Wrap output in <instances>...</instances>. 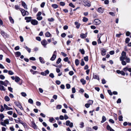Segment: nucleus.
I'll return each mask as SVG.
<instances>
[{
    "label": "nucleus",
    "instance_id": "obj_1",
    "mask_svg": "<svg viewBox=\"0 0 131 131\" xmlns=\"http://www.w3.org/2000/svg\"><path fill=\"white\" fill-rule=\"evenodd\" d=\"M126 53L124 51H123L121 53V56L120 57V60H124L125 58L127 56L126 55Z\"/></svg>",
    "mask_w": 131,
    "mask_h": 131
},
{
    "label": "nucleus",
    "instance_id": "obj_2",
    "mask_svg": "<svg viewBox=\"0 0 131 131\" xmlns=\"http://www.w3.org/2000/svg\"><path fill=\"white\" fill-rule=\"evenodd\" d=\"M9 124V120L8 119H6L4 120V122H1V124L2 126H6V124Z\"/></svg>",
    "mask_w": 131,
    "mask_h": 131
},
{
    "label": "nucleus",
    "instance_id": "obj_3",
    "mask_svg": "<svg viewBox=\"0 0 131 131\" xmlns=\"http://www.w3.org/2000/svg\"><path fill=\"white\" fill-rule=\"evenodd\" d=\"M20 11H21L22 15L24 16L25 15H28L29 13L27 11L23 9H20Z\"/></svg>",
    "mask_w": 131,
    "mask_h": 131
},
{
    "label": "nucleus",
    "instance_id": "obj_4",
    "mask_svg": "<svg viewBox=\"0 0 131 131\" xmlns=\"http://www.w3.org/2000/svg\"><path fill=\"white\" fill-rule=\"evenodd\" d=\"M101 23V21L98 19H95L93 22L94 24L98 25L100 24Z\"/></svg>",
    "mask_w": 131,
    "mask_h": 131
},
{
    "label": "nucleus",
    "instance_id": "obj_5",
    "mask_svg": "<svg viewBox=\"0 0 131 131\" xmlns=\"http://www.w3.org/2000/svg\"><path fill=\"white\" fill-rule=\"evenodd\" d=\"M83 2L84 3V5L85 6H87L88 7H90L91 6V3L88 1L84 0Z\"/></svg>",
    "mask_w": 131,
    "mask_h": 131
},
{
    "label": "nucleus",
    "instance_id": "obj_6",
    "mask_svg": "<svg viewBox=\"0 0 131 131\" xmlns=\"http://www.w3.org/2000/svg\"><path fill=\"white\" fill-rule=\"evenodd\" d=\"M66 125L67 126H69L72 128L73 126V124L72 123H71L69 121H67L66 122Z\"/></svg>",
    "mask_w": 131,
    "mask_h": 131
},
{
    "label": "nucleus",
    "instance_id": "obj_7",
    "mask_svg": "<svg viewBox=\"0 0 131 131\" xmlns=\"http://www.w3.org/2000/svg\"><path fill=\"white\" fill-rule=\"evenodd\" d=\"M41 43L44 47H46V46L47 44V42L45 39L42 40L41 42Z\"/></svg>",
    "mask_w": 131,
    "mask_h": 131
},
{
    "label": "nucleus",
    "instance_id": "obj_8",
    "mask_svg": "<svg viewBox=\"0 0 131 131\" xmlns=\"http://www.w3.org/2000/svg\"><path fill=\"white\" fill-rule=\"evenodd\" d=\"M1 33L4 38H6L8 37V35L3 31H2Z\"/></svg>",
    "mask_w": 131,
    "mask_h": 131
},
{
    "label": "nucleus",
    "instance_id": "obj_9",
    "mask_svg": "<svg viewBox=\"0 0 131 131\" xmlns=\"http://www.w3.org/2000/svg\"><path fill=\"white\" fill-rule=\"evenodd\" d=\"M31 23L32 24L34 25H36L38 24V21L35 19H32Z\"/></svg>",
    "mask_w": 131,
    "mask_h": 131
},
{
    "label": "nucleus",
    "instance_id": "obj_10",
    "mask_svg": "<svg viewBox=\"0 0 131 131\" xmlns=\"http://www.w3.org/2000/svg\"><path fill=\"white\" fill-rule=\"evenodd\" d=\"M32 18L30 17H25V19L26 20V22L27 23H28L31 20Z\"/></svg>",
    "mask_w": 131,
    "mask_h": 131
},
{
    "label": "nucleus",
    "instance_id": "obj_11",
    "mask_svg": "<svg viewBox=\"0 0 131 131\" xmlns=\"http://www.w3.org/2000/svg\"><path fill=\"white\" fill-rule=\"evenodd\" d=\"M21 5L25 9H28L27 5L25 2L21 1Z\"/></svg>",
    "mask_w": 131,
    "mask_h": 131
},
{
    "label": "nucleus",
    "instance_id": "obj_12",
    "mask_svg": "<svg viewBox=\"0 0 131 131\" xmlns=\"http://www.w3.org/2000/svg\"><path fill=\"white\" fill-rule=\"evenodd\" d=\"M31 126L32 128L34 129H37V125L34 122L32 121L31 122Z\"/></svg>",
    "mask_w": 131,
    "mask_h": 131
},
{
    "label": "nucleus",
    "instance_id": "obj_13",
    "mask_svg": "<svg viewBox=\"0 0 131 131\" xmlns=\"http://www.w3.org/2000/svg\"><path fill=\"white\" fill-rule=\"evenodd\" d=\"M116 72L118 74H120L122 75H125V73L123 71H120L119 70H117L116 71Z\"/></svg>",
    "mask_w": 131,
    "mask_h": 131
},
{
    "label": "nucleus",
    "instance_id": "obj_14",
    "mask_svg": "<svg viewBox=\"0 0 131 131\" xmlns=\"http://www.w3.org/2000/svg\"><path fill=\"white\" fill-rule=\"evenodd\" d=\"M4 108L6 110H13L12 108L8 107L6 104H4Z\"/></svg>",
    "mask_w": 131,
    "mask_h": 131
},
{
    "label": "nucleus",
    "instance_id": "obj_15",
    "mask_svg": "<svg viewBox=\"0 0 131 131\" xmlns=\"http://www.w3.org/2000/svg\"><path fill=\"white\" fill-rule=\"evenodd\" d=\"M97 11L100 13H102L104 11V9L101 7H100L98 8Z\"/></svg>",
    "mask_w": 131,
    "mask_h": 131
},
{
    "label": "nucleus",
    "instance_id": "obj_16",
    "mask_svg": "<svg viewBox=\"0 0 131 131\" xmlns=\"http://www.w3.org/2000/svg\"><path fill=\"white\" fill-rule=\"evenodd\" d=\"M106 128L108 130L110 131H114V130L109 125H107L106 126Z\"/></svg>",
    "mask_w": 131,
    "mask_h": 131
},
{
    "label": "nucleus",
    "instance_id": "obj_17",
    "mask_svg": "<svg viewBox=\"0 0 131 131\" xmlns=\"http://www.w3.org/2000/svg\"><path fill=\"white\" fill-rule=\"evenodd\" d=\"M56 54H53L52 56L50 58V60L51 61H54L56 57Z\"/></svg>",
    "mask_w": 131,
    "mask_h": 131
},
{
    "label": "nucleus",
    "instance_id": "obj_18",
    "mask_svg": "<svg viewBox=\"0 0 131 131\" xmlns=\"http://www.w3.org/2000/svg\"><path fill=\"white\" fill-rule=\"evenodd\" d=\"M80 37L82 38H85L87 36V33L85 34H82L80 35Z\"/></svg>",
    "mask_w": 131,
    "mask_h": 131
},
{
    "label": "nucleus",
    "instance_id": "obj_19",
    "mask_svg": "<svg viewBox=\"0 0 131 131\" xmlns=\"http://www.w3.org/2000/svg\"><path fill=\"white\" fill-rule=\"evenodd\" d=\"M24 48H25L28 52L29 53H30L31 52V49L29 48L27 46L25 45L24 47Z\"/></svg>",
    "mask_w": 131,
    "mask_h": 131
},
{
    "label": "nucleus",
    "instance_id": "obj_20",
    "mask_svg": "<svg viewBox=\"0 0 131 131\" xmlns=\"http://www.w3.org/2000/svg\"><path fill=\"white\" fill-rule=\"evenodd\" d=\"M0 84L2 85H3L5 86H7V83H5V82H4L2 81H0Z\"/></svg>",
    "mask_w": 131,
    "mask_h": 131
},
{
    "label": "nucleus",
    "instance_id": "obj_21",
    "mask_svg": "<svg viewBox=\"0 0 131 131\" xmlns=\"http://www.w3.org/2000/svg\"><path fill=\"white\" fill-rule=\"evenodd\" d=\"M106 50L105 49H103L102 50V51H101L102 55L103 56L105 55L106 54Z\"/></svg>",
    "mask_w": 131,
    "mask_h": 131
},
{
    "label": "nucleus",
    "instance_id": "obj_22",
    "mask_svg": "<svg viewBox=\"0 0 131 131\" xmlns=\"http://www.w3.org/2000/svg\"><path fill=\"white\" fill-rule=\"evenodd\" d=\"M93 78L94 79H96L99 80L100 79L98 75L96 74H93Z\"/></svg>",
    "mask_w": 131,
    "mask_h": 131
},
{
    "label": "nucleus",
    "instance_id": "obj_23",
    "mask_svg": "<svg viewBox=\"0 0 131 131\" xmlns=\"http://www.w3.org/2000/svg\"><path fill=\"white\" fill-rule=\"evenodd\" d=\"M74 24L76 26V28L78 29L79 28L80 25V24L79 23H78V22H75Z\"/></svg>",
    "mask_w": 131,
    "mask_h": 131
},
{
    "label": "nucleus",
    "instance_id": "obj_24",
    "mask_svg": "<svg viewBox=\"0 0 131 131\" xmlns=\"http://www.w3.org/2000/svg\"><path fill=\"white\" fill-rule=\"evenodd\" d=\"M45 35L47 37H49L51 35L50 32L48 31L46 32L45 34Z\"/></svg>",
    "mask_w": 131,
    "mask_h": 131
},
{
    "label": "nucleus",
    "instance_id": "obj_25",
    "mask_svg": "<svg viewBox=\"0 0 131 131\" xmlns=\"http://www.w3.org/2000/svg\"><path fill=\"white\" fill-rule=\"evenodd\" d=\"M124 60H125L126 61V62L127 63H129L130 62V59L128 58L127 56L126 58H125Z\"/></svg>",
    "mask_w": 131,
    "mask_h": 131
},
{
    "label": "nucleus",
    "instance_id": "obj_26",
    "mask_svg": "<svg viewBox=\"0 0 131 131\" xmlns=\"http://www.w3.org/2000/svg\"><path fill=\"white\" fill-rule=\"evenodd\" d=\"M39 59L40 60V62L42 63V64H44L45 63V62L43 60V58H42L41 57H40L39 58Z\"/></svg>",
    "mask_w": 131,
    "mask_h": 131
},
{
    "label": "nucleus",
    "instance_id": "obj_27",
    "mask_svg": "<svg viewBox=\"0 0 131 131\" xmlns=\"http://www.w3.org/2000/svg\"><path fill=\"white\" fill-rule=\"evenodd\" d=\"M0 90L1 91H5L6 89L3 86L0 85Z\"/></svg>",
    "mask_w": 131,
    "mask_h": 131
},
{
    "label": "nucleus",
    "instance_id": "obj_28",
    "mask_svg": "<svg viewBox=\"0 0 131 131\" xmlns=\"http://www.w3.org/2000/svg\"><path fill=\"white\" fill-rule=\"evenodd\" d=\"M51 6L52 7H53L54 8L56 9L58 7V5L55 4H52L51 5Z\"/></svg>",
    "mask_w": 131,
    "mask_h": 131
},
{
    "label": "nucleus",
    "instance_id": "obj_29",
    "mask_svg": "<svg viewBox=\"0 0 131 131\" xmlns=\"http://www.w3.org/2000/svg\"><path fill=\"white\" fill-rule=\"evenodd\" d=\"M20 80L19 78L17 76H16L15 77V81L17 82H18Z\"/></svg>",
    "mask_w": 131,
    "mask_h": 131
},
{
    "label": "nucleus",
    "instance_id": "obj_30",
    "mask_svg": "<svg viewBox=\"0 0 131 131\" xmlns=\"http://www.w3.org/2000/svg\"><path fill=\"white\" fill-rule=\"evenodd\" d=\"M106 120V118L104 116H103L102 117V120L101 121L102 123H103Z\"/></svg>",
    "mask_w": 131,
    "mask_h": 131
},
{
    "label": "nucleus",
    "instance_id": "obj_31",
    "mask_svg": "<svg viewBox=\"0 0 131 131\" xmlns=\"http://www.w3.org/2000/svg\"><path fill=\"white\" fill-rule=\"evenodd\" d=\"M4 99L6 101H9L10 100V98L8 96H6L4 97Z\"/></svg>",
    "mask_w": 131,
    "mask_h": 131
},
{
    "label": "nucleus",
    "instance_id": "obj_32",
    "mask_svg": "<svg viewBox=\"0 0 131 131\" xmlns=\"http://www.w3.org/2000/svg\"><path fill=\"white\" fill-rule=\"evenodd\" d=\"M5 116L3 114L1 113L0 114V118L2 121H3V119L4 117Z\"/></svg>",
    "mask_w": 131,
    "mask_h": 131
},
{
    "label": "nucleus",
    "instance_id": "obj_33",
    "mask_svg": "<svg viewBox=\"0 0 131 131\" xmlns=\"http://www.w3.org/2000/svg\"><path fill=\"white\" fill-rule=\"evenodd\" d=\"M124 60H120L121 61V63L124 66L126 64V62Z\"/></svg>",
    "mask_w": 131,
    "mask_h": 131
},
{
    "label": "nucleus",
    "instance_id": "obj_34",
    "mask_svg": "<svg viewBox=\"0 0 131 131\" xmlns=\"http://www.w3.org/2000/svg\"><path fill=\"white\" fill-rule=\"evenodd\" d=\"M80 81L81 82L83 85L84 84L86 83V81L83 79H81Z\"/></svg>",
    "mask_w": 131,
    "mask_h": 131
},
{
    "label": "nucleus",
    "instance_id": "obj_35",
    "mask_svg": "<svg viewBox=\"0 0 131 131\" xmlns=\"http://www.w3.org/2000/svg\"><path fill=\"white\" fill-rule=\"evenodd\" d=\"M15 55H16V57H18L21 55V53L19 52H17L15 53Z\"/></svg>",
    "mask_w": 131,
    "mask_h": 131
},
{
    "label": "nucleus",
    "instance_id": "obj_36",
    "mask_svg": "<svg viewBox=\"0 0 131 131\" xmlns=\"http://www.w3.org/2000/svg\"><path fill=\"white\" fill-rule=\"evenodd\" d=\"M30 72H31V73H32L33 74H36V73L38 72L37 71H34L33 70H32V69H31L30 70Z\"/></svg>",
    "mask_w": 131,
    "mask_h": 131
},
{
    "label": "nucleus",
    "instance_id": "obj_37",
    "mask_svg": "<svg viewBox=\"0 0 131 131\" xmlns=\"http://www.w3.org/2000/svg\"><path fill=\"white\" fill-rule=\"evenodd\" d=\"M75 63L76 65L78 66L79 64V60L78 59H76L75 61Z\"/></svg>",
    "mask_w": 131,
    "mask_h": 131
},
{
    "label": "nucleus",
    "instance_id": "obj_38",
    "mask_svg": "<svg viewBox=\"0 0 131 131\" xmlns=\"http://www.w3.org/2000/svg\"><path fill=\"white\" fill-rule=\"evenodd\" d=\"M9 19L10 20V22L12 23H14V20L12 18V17H9Z\"/></svg>",
    "mask_w": 131,
    "mask_h": 131
},
{
    "label": "nucleus",
    "instance_id": "obj_39",
    "mask_svg": "<svg viewBox=\"0 0 131 131\" xmlns=\"http://www.w3.org/2000/svg\"><path fill=\"white\" fill-rule=\"evenodd\" d=\"M36 19L40 21L42 19V17L41 16H37Z\"/></svg>",
    "mask_w": 131,
    "mask_h": 131
},
{
    "label": "nucleus",
    "instance_id": "obj_40",
    "mask_svg": "<svg viewBox=\"0 0 131 131\" xmlns=\"http://www.w3.org/2000/svg\"><path fill=\"white\" fill-rule=\"evenodd\" d=\"M62 107V106L61 105H58L56 107V108L57 109H60Z\"/></svg>",
    "mask_w": 131,
    "mask_h": 131
},
{
    "label": "nucleus",
    "instance_id": "obj_41",
    "mask_svg": "<svg viewBox=\"0 0 131 131\" xmlns=\"http://www.w3.org/2000/svg\"><path fill=\"white\" fill-rule=\"evenodd\" d=\"M15 8L16 10L19 9L20 10V9H22V8H20L19 7V6L15 5Z\"/></svg>",
    "mask_w": 131,
    "mask_h": 131
},
{
    "label": "nucleus",
    "instance_id": "obj_42",
    "mask_svg": "<svg viewBox=\"0 0 131 131\" xmlns=\"http://www.w3.org/2000/svg\"><path fill=\"white\" fill-rule=\"evenodd\" d=\"M99 35H98V38H99V39L97 41L98 43L99 44L101 43L102 42L100 40V37H99Z\"/></svg>",
    "mask_w": 131,
    "mask_h": 131
},
{
    "label": "nucleus",
    "instance_id": "obj_43",
    "mask_svg": "<svg viewBox=\"0 0 131 131\" xmlns=\"http://www.w3.org/2000/svg\"><path fill=\"white\" fill-rule=\"evenodd\" d=\"M28 102L29 103L31 104H32L33 103V100L31 99H29Z\"/></svg>",
    "mask_w": 131,
    "mask_h": 131
},
{
    "label": "nucleus",
    "instance_id": "obj_44",
    "mask_svg": "<svg viewBox=\"0 0 131 131\" xmlns=\"http://www.w3.org/2000/svg\"><path fill=\"white\" fill-rule=\"evenodd\" d=\"M8 73L10 75H13L14 74V73L12 71L9 70L8 71Z\"/></svg>",
    "mask_w": 131,
    "mask_h": 131
},
{
    "label": "nucleus",
    "instance_id": "obj_45",
    "mask_svg": "<svg viewBox=\"0 0 131 131\" xmlns=\"http://www.w3.org/2000/svg\"><path fill=\"white\" fill-rule=\"evenodd\" d=\"M79 51L81 52L82 54H84L85 51L84 49H80Z\"/></svg>",
    "mask_w": 131,
    "mask_h": 131
},
{
    "label": "nucleus",
    "instance_id": "obj_46",
    "mask_svg": "<svg viewBox=\"0 0 131 131\" xmlns=\"http://www.w3.org/2000/svg\"><path fill=\"white\" fill-rule=\"evenodd\" d=\"M85 64L84 62V61L83 59H82L81 60V65L82 66H84Z\"/></svg>",
    "mask_w": 131,
    "mask_h": 131
},
{
    "label": "nucleus",
    "instance_id": "obj_47",
    "mask_svg": "<svg viewBox=\"0 0 131 131\" xmlns=\"http://www.w3.org/2000/svg\"><path fill=\"white\" fill-rule=\"evenodd\" d=\"M16 105L18 106L19 108H22L21 106L20 105V104L19 103H16L15 102Z\"/></svg>",
    "mask_w": 131,
    "mask_h": 131
},
{
    "label": "nucleus",
    "instance_id": "obj_48",
    "mask_svg": "<svg viewBox=\"0 0 131 131\" xmlns=\"http://www.w3.org/2000/svg\"><path fill=\"white\" fill-rule=\"evenodd\" d=\"M88 20V18L85 17H84L83 19L82 20L84 22H85L87 21Z\"/></svg>",
    "mask_w": 131,
    "mask_h": 131
},
{
    "label": "nucleus",
    "instance_id": "obj_49",
    "mask_svg": "<svg viewBox=\"0 0 131 131\" xmlns=\"http://www.w3.org/2000/svg\"><path fill=\"white\" fill-rule=\"evenodd\" d=\"M60 5L61 6H64L65 5V3L64 2H60Z\"/></svg>",
    "mask_w": 131,
    "mask_h": 131
},
{
    "label": "nucleus",
    "instance_id": "obj_50",
    "mask_svg": "<svg viewBox=\"0 0 131 131\" xmlns=\"http://www.w3.org/2000/svg\"><path fill=\"white\" fill-rule=\"evenodd\" d=\"M84 59L86 61H88V56H86L84 57Z\"/></svg>",
    "mask_w": 131,
    "mask_h": 131
},
{
    "label": "nucleus",
    "instance_id": "obj_51",
    "mask_svg": "<svg viewBox=\"0 0 131 131\" xmlns=\"http://www.w3.org/2000/svg\"><path fill=\"white\" fill-rule=\"evenodd\" d=\"M88 103L90 105H92L93 103V101L92 100H90L89 101Z\"/></svg>",
    "mask_w": 131,
    "mask_h": 131
},
{
    "label": "nucleus",
    "instance_id": "obj_52",
    "mask_svg": "<svg viewBox=\"0 0 131 131\" xmlns=\"http://www.w3.org/2000/svg\"><path fill=\"white\" fill-rule=\"evenodd\" d=\"M129 41V38H127L125 39V42L126 43H128Z\"/></svg>",
    "mask_w": 131,
    "mask_h": 131
},
{
    "label": "nucleus",
    "instance_id": "obj_53",
    "mask_svg": "<svg viewBox=\"0 0 131 131\" xmlns=\"http://www.w3.org/2000/svg\"><path fill=\"white\" fill-rule=\"evenodd\" d=\"M49 76L52 78L54 77V74L52 73H50L49 75Z\"/></svg>",
    "mask_w": 131,
    "mask_h": 131
},
{
    "label": "nucleus",
    "instance_id": "obj_54",
    "mask_svg": "<svg viewBox=\"0 0 131 131\" xmlns=\"http://www.w3.org/2000/svg\"><path fill=\"white\" fill-rule=\"evenodd\" d=\"M61 61V59L60 58H59L57 61L56 63L57 64H59Z\"/></svg>",
    "mask_w": 131,
    "mask_h": 131
},
{
    "label": "nucleus",
    "instance_id": "obj_55",
    "mask_svg": "<svg viewBox=\"0 0 131 131\" xmlns=\"http://www.w3.org/2000/svg\"><path fill=\"white\" fill-rule=\"evenodd\" d=\"M123 117L122 116H119L118 117V119L119 121H123Z\"/></svg>",
    "mask_w": 131,
    "mask_h": 131
},
{
    "label": "nucleus",
    "instance_id": "obj_56",
    "mask_svg": "<svg viewBox=\"0 0 131 131\" xmlns=\"http://www.w3.org/2000/svg\"><path fill=\"white\" fill-rule=\"evenodd\" d=\"M0 78L2 80H4L5 78V77L3 75H0Z\"/></svg>",
    "mask_w": 131,
    "mask_h": 131
},
{
    "label": "nucleus",
    "instance_id": "obj_57",
    "mask_svg": "<svg viewBox=\"0 0 131 131\" xmlns=\"http://www.w3.org/2000/svg\"><path fill=\"white\" fill-rule=\"evenodd\" d=\"M74 73L73 71H70L69 72V74L71 76Z\"/></svg>",
    "mask_w": 131,
    "mask_h": 131
},
{
    "label": "nucleus",
    "instance_id": "obj_58",
    "mask_svg": "<svg viewBox=\"0 0 131 131\" xmlns=\"http://www.w3.org/2000/svg\"><path fill=\"white\" fill-rule=\"evenodd\" d=\"M42 14V13L41 12H39L36 15L37 16H40Z\"/></svg>",
    "mask_w": 131,
    "mask_h": 131
},
{
    "label": "nucleus",
    "instance_id": "obj_59",
    "mask_svg": "<svg viewBox=\"0 0 131 131\" xmlns=\"http://www.w3.org/2000/svg\"><path fill=\"white\" fill-rule=\"evenodd\" d=\"M69 5L71 7H72L73 8H74L75 7V6L72 3H70L69 4Z\"/></svg>",
    "mask_w": 131,
    "mask_h": 131
},
{
    "label": "nucleus",
    "instance_id": "obj_60",
    "mask_svg": "<svg viewBox=\"0 0 131 131\" xmlns=\"http://www.w3.org/2000/svg\"><path fill=\"white\" fill-rule=\"evenodd\" d=\"M67 88V89H69L70 88V85L69 84H67L66 85Z\"/></svg>",
    "mask_w": 131,
    "mask_h": 131
},
{
    "label": "nucleus",
    "instance_id": "obj_61",
    "mask_svg": "<svg viewBox=\"0 0 131 131\" xmlns=\"http://www.w3.org/2000/svg\"><path fill=\"white\" fill-rule=\"evenodd\" d=\"M21 94L22 96L24 97H25L26 96V94L25 92H22L21 93Z\"/></svg>",
    "mask_w": 131,
    "mask_h": 131
},
{
    "label": "nucleus",
    "instance_id": "obj_62",
    "mask_svg": "<svg viewBox=\"0 0 131 131\" xmlns=\"http://www.w3.org/2000/svg\"><path fill=\"white\" fill-rule=\"evenodd\" d=\"M130 32L128 31L126 32V35L127 36H129L130 35Z\"/></svg>",
    "mask_w": 131,
    "mask_h": 131
},
{
    "label": "nucleus",
    "instance_id": "obj_63",
    "mask_svg": "<svg viewBox=\"0 0 131 131\" xmlns=\"http://www.w3.org/2000/svg\"><path fill=\"white\" fill-rule=\"evenodd\" d=\"M109 121L112 124H114V121L112 119H110L109 120Z\"/></svg>",
    "mask_w": 131,
    "mask_h": 131
},
{
    "label": "nucleus",
    "instance_id": "obj_64",
    "mask_svg": "<svg viewBox=\"0 0 131 131\" xmlns=\"http://www.w3.org/2000/svg\"><path fill=\"white\" fill-rule=\"evenodd\" d=\"M38 10V9L37 8H33V11L34 12L36 13L37 11Z\"/></svg>",
    "mask_w": 131,
    "mask_h": 131
}]
</instances>
